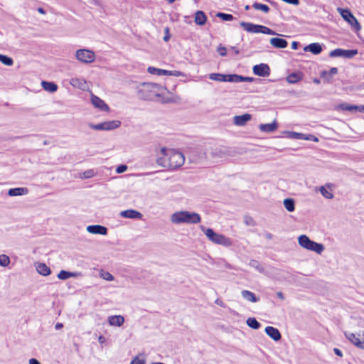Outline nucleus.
<instances>
[{"label": "nucleus", "mask_w": 364, "mask_h": 364, "mask_svg": "<svg viewBox=\"0 0 364 364\" xmlns=\"http://www.w3.org/2000/svg\"><path fill=\"white\" fill-rule=\"evenodd\" d=\"M209 78L212 80L218 82H233L234 74L224 75L220 73H210Z\"/></svg>", "instance_id": "obj_14"}, {"label": "nucleus", "mask_w": 364, "mask_h": 364, "mask_svg": "<svg viewBox=\"0 0 364 364\" xmlns=\"http://www.w3.org/2000/svg\"><path fill=\"white\" fill-rule=\"evenodd\" d=\"M216 16L220 18L223 21H232L234 19V17L232 14H225V13H221V12H218L216 14Z\"/></svg>", "instance_id": "obj_46"}, {"label": "nucleus", "mask_w": 364, "mask_h": 364, "mask_svg": "<svg viewBox=\"0 0 364 364\" xmlns=\"http://www.w3.org/2000/svg\"><path fill=\"white\" fill-rule=\"evenodd\" d=\"M319 191L321 193V195L327 199H332L333 198V194L331 192L328 191L326 188V186H321L319 188Z\"/></svg>", "instance_id": "obj_43"}, {"label": "nucleus", "mask_w": 364, "mask_h": 364, "mask_svg": "<svg viewBox=\"0 0 364 364\" xmlns=\"http://www.w3.org/2000/svg\"><path fill=\"white\" fill-rule=\"evenodd\" d=\"M94 176V171L93 170H88L83 173V178H90Z\"/></svg>", "instance_id": "obj_52"}, {"label": "nucleus", "mask_w": 364, "mask_h": 364, "mask_svg": "<svg viewBox=\"0 0 364 364\" xmlns=\"http://www.w3.org/2000/svg\"><path fill=\"white\" fill-rule=\"evenodd\" d=\"M215 303L222 307H224L225 306V304H224V302L219 299H217L215 301Z\"/></svg>", "instance_id": "obj_58"}, {"label": "nucleus", "mask_w": 364, "mask_h": 364, "mask_svg": "<svg viewBox=\"0 0 364 364\" xmlns=\"http://www.w3.org/2000/svg\"><path fill=\"white\" fill-rule=\"evenodd\" d=\"M249 265L257 269L260 273L264 272V268L262 265L257 260L251 259L249 262Z\"/></svg>", "instance_id": "obj_40"}, {"label": "nucleus", "mask_w": 364, "mask_h": 364, "mask_svg": "<svg viewBox=\"0 0 364 364\" xmlns=\"http://www.w3.org/2000/svg\"><path fill=\"white\" fill-rule=\"evenodd\" d=\"M121 125V122L119 120H112L104 122L105 130H113Z\"/></svg>", "instance_id": "obj_34"}, {"label": "nucleus", "mask_w": 364, "mask_h": 364, "mask_svg": "<svg viewBox=\"0 0 364 364\" xmlns=\"http://www.w3.org/2000/svg\"><path fill=\"white\" fill-rule=\"evenodd\" d=\"M304 51L306 52H311L314 55H318L321 53L322 51V46L318 43H311L304 48Z\"/></svg>", "instance_id": "obj_25"}, {"label": "nucleus", "mask_w": 364, "mask_h": 364, "mask_svg": "<svg viewBox=\"0 0 364 364\" xmlns=\"http://www.w3.org/2000/svg\"><path fill=\"white\" fill-rule=\"evenodd\" d=\"M298 243L302 248L315 252L318 255H321L325 249L323 244L311 240L306 235H301L298 237Z\"/></svg>", "instance_id": "obj_4"}, {"label": "nucleus", "mask_w": 364, "mask_h": 364, "mask_svg": "<svg viewBox=\"0 0 364 364\" xmlns=\"http://www.w3.org/2000/svg\"><path fill=\"white\" fill-rule=\"evenodd\" d=\"M98 341L100 343H103L105 342V338L102 336H99L98 338Z\"/></svg>", "instance_id": "obj_63"}, {"label": "nucleus", "mask_w": 364, "mask_h": 364, "mask_svg": "<svg viewBox=\"0 0 364 364\" xmlns=\"http://www.w3.org/2000/svg\"><path fill=\"white\" fill-rule=\"evenodd\" d=\"M333 352H334V353H335L336 355H338V356H339V357H342V356H343V353H342V351H341L340 349H338V348H333Z\"/></svg>", "instance_id": "obj_56"}, {"label": "nucleus", "mask_w": 364, "mask_h": 364, "mask_svg": "<svg viewBox=\"0 0 364 364\" xmlns=\"http://www.w3.org/2000/svg\"><path fill=\"white\" fill-rule=\"evenodd\" d=\"M196 156H193V160L197 162H208L210 161V155L208 149L198 148L195 151Z\"/></svg>", "instance_id": "obj_12"}, {"label": "nucleus", "mask_w": 364, "mask_h": 364, "mask_svg": "<svg viewBox=\"0 0 364 364\" xmlns=\"http://www.w3.org/2000/svg\"><path fill=\"white\" fill-rule=\"evenodd\" d=\"M63 327V325L61 323H57L55 326V328L56 330H59V329L62 328Z\"/></svg>", "instance_id": "obj_62"}, {"label": "nucleus", "mask_w": 364, "mask_h": 364, "mask_svg": "<svg viewBox=\"0 0 364 364\" xmlns=\"http://www.w3.org/2000/svg\"><path fill=\"white\" fill-rule=\"evenodd\" d=\"M252 70L255 75L260 77H268L270 75L269 66L265 63L255 65Z\"/></svg>", "instance_id": "obj_13"}, {"label": "nucleus", "mask_w": 364, "mask_h": 364, "mask_svg": "<svg viewBox=\"0 0 364 364\" xmlns=\"http://www.w3.org/2000/svg\"><path fill=\"white\" fill-rule=\"evenodd\" d=\"M210 161L214 162L219 159L224 158L228 154V149L223 146H214L208 148Z\"/></svg>", "instance_id": "obj_8"}, {"label": "nucleus", "mask_w": 364, "mask_h": 364, "mask_svg": "<svg viewBox=\"0 0 364 364\" xmlns=\"http://www.w3.org/2000/svg\"><path fill=\"white\" fill-rule=\"evenodd\" d=\"M28 363L29 364H41V363L36 358H31Z\"/></svg>", "instance_id": "obj_57"}, {"label": "nucleus", "mask_w": 364, "mask_h": 364, "mask_svg": "<svg viewBox=\"0 0 364 364\" xmlns=\"http://www.w3.org/2000/svg\"><path fill=\"white\" fill-rule=\"evenodd\" d=\"M240 26H242L246 31L252 33H264L267 35H277V33L272 30L271 28L258 24H254L252 23L242 21L240 23Z\"/></svg>", "instance_id": "obj_5"}, {"label": "nucleus", "mask_w": 364, "mask_h": 364, "mask_svg": "<svg viewBox=\"0 0 364 364\" xmlns=\"http://www.w3.org/2000/svg\"><path fill=\"white\" fill-rule=\"evenodd\" d=\"M345 336L356 347L364 350V331L357 334L345 333Z\"/></svg>", "instance_id": "obj_11"}, {"label": "nucleus", "mask_w": 364, "mask_h": 364, "mask_svg": "<svg viewBox=\"0 0 364 364\" xmlns=\"http://www.w3.org/2000/svg\"><path fill=\"white\" fill-rule=\"evenodd\" d=\"M338 108H340L341 109H342L343 111H348L350 112H358V105H349L347 103L341 104L338 107Z\"/></svg>", "instance_id": "obj_37"}, {"label": "nucleus", "mask_w": 364, "mask_h": 364, "mask_svg": "<svg viewBox=\"0 0 364 364\" xmlns=\"http://www.w3.org/2000/svg\"><path fill=\"white\" fill-rule=\"evenodd\" d=\"M165 33H166V35H165V36H164V41L166 42V41H168L169 40V38H170V36H169V29H168V28H167V27H166V28H165Z\"/></svg>", "instance_id": "obj_54"}, {"label": "nucleus", "mask_w": 364, "mask_h": 364, "mask_svg": "<svg viewBox=\"0 0 364 364\" xmlns=\"http://www.w3.org/2000/svg\"><path fill=\"white\" fill-rule=\"evenodd\" d=\"M338 73L337 68H331L329 71H323L321 73V77L323 78L328 83H332V75Z\"/></svg>", "instance_id": "obj_28"}, {"label": "nucleus", "mask_w": 364, "mask_h": 364, "mask_svg": "<svg viewBox=\"0 0 364 364\" xmlns=\"http://www.w3.org/2000/svg\"><path fill=\"white\" fill-rule=\"evenodd\" d=\"M28 193V189L26 187L10 188L8 191L9 196H18L26 195Z\"/></svg>", "instance_id": "obj_27"}, {"label": "nucleus", "mask_w": 364, "mask_h": 364, "mask_svg": "<svg viewBox=\"0 0 364 364\" xmlns=\"http://www.w3.org/2000/svg\"><path fill=\"white\" fill-rule=\"evenodd\" d=\"M254 78L251 77H244L242 75H239L237 74H234V80L233 82H253Z\"/></svg>", "instance_id": "obj_39"}, {"label": "nucleus", "mask_w": 364, "mask_h": 364, "mask_svg": "<svg viewBox=\"0 0 364 364\" xmlns=\"http://www.w3.org/2000/svg\"><path fill=\"white\" fill-rule=\"evenodd\" d=\"M277 297H278L279 299H280L281 300H284V296L283 293H282V292H281V291H278V292L277 293Z\"/></svg>", "instance_id": "obj_60"}, {"label": "nucleus", "mask_w": 364, "mask_h": 364, "mask_svg": "<svg viewBox=\"0 0 364 364\" xmlns=\"http://www.w3.org/2000/svg\"><path fill=\"white\" fill-rule=\"evenodd\" d=\"M264 237L268 239V240H272L273 238V235L272 234L269 233V232H265L264 233Z\"/></svg>", "instance_id": "obj_61"}, {"label": "nucleus", "mask_w": 364, "mask_h": 364, "mask_svg": "<svg viewBox=\"0 0 364 364\" xmlns=\"http://www.w3.org/2000/svg\"><path fill=\"white\" fill-rule=\"evenodd\" d=\"M166 87L152 82H143L138 88L139 96L146 100H155L161 97Z\"/></svg>", "instance_id": "obj_2"}, {"label": "nucleus", "mask_w": 364, "mask_h": 364, "mask_svg": "<svg viewBox=\"0 0 364 364\" xmlns=\"http://www.w3.org/2000/svg\"><path fill=\"white\" fill-rule=\"evenodd\" d=\"M87 231L91 234L106 235L107 228L100 225H92L87 227Z\"/></svg>", "instance_id": "obj_15"}, {"label": "nucleus", "mask_w": 364, "mask_h": 364, "mask_svg": "<svg viewBox=\"0 0 364 364\" xmlns=\"http://www.w3.org/2000/svg\"><path fill=\"white\" fill-rule=\"evenodd\" d=\"M217 50L221 56H225L227 54V49L225 47L219 46Z\"/></svg>", "instance_id": "obj_51"}, {"label": "nucleus", "mask_w": 364, "mask_h": 364, "mask_svg": "<svg viewBox=\"0 0 364 364\" xmlns=\"http://www.w3.org/2000/svg\"><path fill=\"white\" fill-rule=\"evenodd\" d=\"M92 105L102 111L109 110V107L105 102L97 96H92L91 99Z\"/></svg>", "instance_id": "obj_26"}, {"label": "nucleus", "mask_w": 364, "mask_h": 364, "mask_svg": "<svg viewBox=\"0 0 364 364\" xmlns=\"http://www.w3.org/2000/svg\"><path fill=\"white\" fill-rule=\"evenodd\" d=\"M252 119L250 114L246 113L242 115H236L233 117V123L236 126L243 127Z\"/></svg>", "instance_id": "obj_16"}, {"label": "nucleus", "mask_w": 364, "mask_h": 364, "mask_svg": "<svg viewBox=\"0 0 364 364\" xmlns=\"http://www.w3.org/2000/svg\"><path fill=\"white\" fill-rule=\"evenodd\" d=\"M90 127L95 130H105V126L104 122L97 124H91Z\"/></svg>", "instance_id": "obj_49"}, {"label": "nucleus", "mask_w": 364, "mask_h": 364, "mask_svg": "<svg viewBox=\"0 0 364 364\" xmlns=\"http://www.w3.org/2000/svg\"><path fill=\"white\" fill-rule=\"evenodd\" d=\"M200 230L204 232L208 240L215 244L223 245L224 247H230L232 245V242L230 238L227 237L222 234L215 232L211 228H206L203 225H201Z\"/></svg>", "instance_id": "obj_3"}, {"label": "nucleus", "mask_w": 364, "mask_h": 364, "mask_svg": "<svg viewBox=\"0 0 364 364\" xmlns=\"http://www.w3.org/2000/svg\"><path fill=\"white\" fill-rule=\"evenodd\" d=\"M358 111L360 112H364V105L358 106Z\"/></svg>", "instance_id": "obj_64"}, {"label": "nucleus", "mask_w": 364, "mask_h": 364, "mask_svg": "<svg viewBox=\"0 0 364 364\" xmlns=\"http://www.w3.org/2000/svg\"><path fill=\"white\" fill-rule=\"evenodd\" d=\"M283 1L293 4V5H298L299 4V0H282Z\"/></svg>", "instance_id": "obj_55"}, {"label": "nucleus", "mask_w": 364, "mask_h": 364, "mask_svg": "<svg viewBox=\"0 0 364 364\" xmlns=\"http://www.w3.org/2000/svg\"><path fill=\"white\" fill-rule=\"evenodd\" d=\"M184 215L185 210L177 211L171 215L170 220L173 224L186 223V218Z\"/></svg>", "instance_id": "obj_19"}, {"label": "nucleus", "mask_w": 364, "mask_h": 364, "mask_svg": "<svg viewBox=\"0 0 364 364\" xmlns=\"http://www.w3.org/2000/svg\"><path fill=\"white\" fill-rule=\"evenodd\" d=\"M36 270L43 276H48L51 273L50 269L44 263H38L36 265Z\"/></svg>", "instance_id": "obj_32"}, {"label": "nucleus", "mask_w": 364, "mask_h": 364, "mask_svg": "<svg viewBox=\"0 0 364 364\" xmlns=\"http://www.w3.org/2000/svg\"><path fill=\"white\" fill-rule=\"evenodd\" d=\"M278 127V124L276 120L270 124H261L259 129L262 132L271 133L274 132Z\"/></svg>", "instance_id": "obj_23"}, {"label": "nucleus", "mask_w": 364, "mask_h": 364, "mask_svg": "<svg viewBox=\"0 0 364 364\" xmlns=\"http://www.w3.org/2000/svg\"><path fill=\"white\" fill-rule=\"evenodd\" d=\"M160 155L156 159V164L163 168L175 170L181 167L185 161L183 154L173 149L162 148Z\"/></svg>", "instance_id": "obj_1"}, {"label": "nucleus", "mask_w": 364, "mask_h": 364, "mask_svg": "<svg viewBox=\"0 0 364 364\" xmlns=\"http://www.w3.org/2000/svg\"><path fill=\"white\" fill-rule=\"evenodd\" d=\"M149 73L156 75H171L175 77L184 76V74L178 70H167L154 67H149L147 69Z\"/></svg>", "instance_id": "obj_10"}, {"label": "nucleus", "mask_w": 364, "mask_h": 364, "mask_svg": "<svg viewBox=\"0 0 364 364\" xmlns=\"http://www.w3.org/2000/svg\"><path fill=\"white\" fill-rule=\"evenodd\" d=\"M265 333L274 341H278L281 339L282 336L279 330L272 326H267L265 328Z\"/></svg>", "instance_id": "obj_22"}, {"label": "nucleus", "mask_w": 364, "mask_h": 364, "mask_svg": "<svg viewBox=\"0 0 364 364\" xmlns=\"http://www.w3.org/2000/svg\"><path fill=\"white\" fill-rule=\"evenodd\" d=\"M141 355L142 356L143 354H140L137 356H135L131 361L130 364H146V360L144 358H139V356Z\"/></svg>", "instance_id": "obj_48"}, {"label": "nucleus", "mask_w": 364, "mask_h": 364, "mask_svg": "<svg viewBox=\"0 0 364 364\" xmlns=\"http://www.w3.org/2000/svg\"><path fill=\"white\" fill-rule=\"evenodd\" d=\"M119 215L124 218L131 219H141L142 218V214L140 212L132 209L121 211Z\"/></svg>", "instance_id": "obj_18"}, {"label": "nucleus", "mask_w": 364, "mask_h": 364, "mask_svg": "<svg viewBox=\"0 0 364 364\" xmlns=\"http://www.w3.org/2000/svg\"><path fill=\"white\" fill-rule=\"evenodd\" d=\"M241 295L243 299L250 302L255 303L259 301V298H257L253 292L248 290H242Z\"/></svg>", "instance_id": "obj_30"}, {"label": "nucleus", "mask_w": 364, "mask_h": 364, "mask_svg": "<svg viewBox=\"0 0 364 364\" xmlns=\"http://www.w3.org/2000/svg\"><path fill=\"white\" fill-rule=\"evenodd\" d=\"M109 326L120 327L124 323V318L121 315L110 316L107 318Z\"/></svg>", "instance_id": "obj_21"}, {"label": "nucleus", "mask_w": 364, "mask_h": 364, "mask_svg": "<svg viewBox=\"0 0 364 364\" xmlns=\"http://www.w3.org/2000/svg\"><path fill=\"white\" fill-rule=\"evenodd\" d=\"M41 85L45 90L50 92H54L58 90V85L53 82L42 81Z\"/></svg>", "instance_id": "obj_33"}, {"label": "nucleus", "mask_w": 364, "mask_h": 364, "mask_svg": "<svg viewBox=\"0 0 364 364\" xmlns=\"http://www.w3.org/2000/svg\"><path fill=\"white\" fill-rule=\"evenodd\" d=\"M80 275V273L77 272H72L65 270H61L58 274V278L61 280H65L70 277H77Z\"/></svg>", "instance_id": "obj_29"}, {"label": "nucleus", "mask_w": 364, "mask_h": 364, "mask_svg": "<svg viewBox=\"0 0 364 364\" xmlns=\"http://www.w3.org/2000/svg\"><path fill=\"white\" fill-rule=\"evenodd\" d=\"M207 17L202 11H198L195 14V23L198 25L203 26L205 23Z\"/></svg>", "instance_id": "obj_31"}, {"label": "nucleus", "mask_w": 364, "mask_h": 364, "mask_svg": "<svg viewBox=\"0 0 364 364\" xmlns=\"http://www.w3.org/2000/svg\"><path fill=\"white\" fill-rule=\"evenodd\" d=\"M284 206L289 212H293L295 210V202L292 198H286L284 199Z\"/></svg>", "instance_id": "obj_36"}, {"label": "nucleus", "mask_w": 364, "mask_h": 364, "mask_svg": "<svg viewBox=\"0 0 364 364\" xmlns=\"http://www.w3.org/2000/svg\"><path fill=\"white\" fill-rule=\"evenodd\" d=\"M247 326L253 329H258L260 328L261 324L255 318H249L246 321Z\"/></svg>", "instance_id": "obj_38"}, {"label": "nucleus", "mask_w": 364, "mask_h": 364, "mask_svg": "<svg viewBox=\"0 0 364 364\" xmlns=\"http://www.w3.org/2000/svg\"><path fill=\"white\" fill-rule=\"evenodd\" d=\"M127 170V166L124 165V164H122L117 168L116 172L117 173H122L125 172Z\"/></svg>", "instance_id": "obj_50"}, {"label": "nucleus", "mask_w": 364, "mask_h": 364, "mask_svg": "<svg viewBox=\"0 0 364 364\" xmlns=\"http://www.w3.org/2000/svg\"><path fill=\"white\" fill-rule=\"evenodd\" d=\"M76 59L82 63H91L95 60V54L88 49H78L75 52Z\"/></svg>", "instance_id": "obj_7"}, {"label": "nucleus", "mask_w": 364, "mask_h": 364, "mask_svg": "<svg viewBox=\"0 0 364 364\" xmlns=\"http://www.w3.org/2000/svg\"><path fill=\"white\" fill-rule=\"evenodd\" d=\"M245 223L247 225H254V221L250 217H246L245 218Z\"/></svg>", "instance_id": "obj_53"}, {"label": "nucleus", "mask_w": 364, "mask_h": 364, "mask_svg": "<svg viewBox=\"0 0 364 364\" xmlns=\"http://www.w3.org/2000/svg\"><path fill=\"white\" fill-rule=\"evenodd\" d=\"M186 223V224H197L201 220L200 215L197 213H191L185 210Z\"/></svg>", "instance_id": "obj_17"}, {"label": "nucleus", "mask_w": 364, "mask_h": 364, "mask_svg": "<svg viewBox=\"0 0 364 364\" xmlns=\"http://www.w3.org/2000/svg\"><path fill=\"white\" fill-rule=\"evenodd\" d=\"M358 54V50H344L341 48H337L330 52L329 56L331 58L341 57L347 59H351Z\"/></svg>", "instance_id": "obj_9"}, {"label": "nucleus", "mask_w": 364, "mask_h": 364, "mask_svg": "<svg viewBox=\"0 0 364 364\" xmlns=\"http://www.w3.org/2000/svg\"><path fill=\"white\" fill-rule=\"evenodd\" d=\"M289 136L292 139L310 140V137H306L304 134L294 132H289Z\"/></svg>", "instance_id": "obj_44"}, {"label": "nucleus", "mask_w": 364, "mask_h": 364, "mask_svg": "<svg viewBox=\"0 0 364 364\" xmlns=\"http://www.w3.org/2000/svg\"><path fill=\"white\" fill-rule=\"evenodd\" d=\"M270 44L277 48H285L288 46V42L283 38H272L269 40Z\"/></svg>", "instance_id": "obj_24"}, {"label": "nucleus", "mask_w": 364, "mask_h": 364, "mask_svg": "<svg viewBox=\"0 0 364 364\" xmlns=\"http://www.w3.org/2000/svg\"><path fill=\"white\" fill-rule=\"evenodd\" d=\"M70 84L76 88L80 89L82 90H85L87 87V82L83 78L80 77H73L70 80Z\"/></svg>", "instance_id": "obj_20"}, {"label": "nucleus", "mask_w": 364, "mask_h": 364, "mask_svg": "<svg viewBox=\"0 0 364 364\" xmlns=\"http://www.w3.org/2000/svg\"><path fill=\"white\" fill-rule=\"evenodd\" d=\"M100 277L106 280V281H112L114 280V277L109 272H106L104 270H101L100 272Z\"/></svg>", "instance_id": "obj_45"}, {"label": "nucleus", "mask_w": 364, "mask_h": 364, "mask_svg": "<svg viewBox=\"0 0 364 364\" xmlns=\"http://www.w3.org/2000/svg\"><path fill=\"white\" fill-rule=\"evenodd\" d=\"M299 43L296 41H293L291 43V48L294 50H296L298 48Z\"/></svg>", "instance_id": "obj_59"}, {"label": "nucleus", "mask_w": 364, "mask_h": 364, "mask_svg": "<svg viewBox=\"0 0 364 364\" xmlns=\"http://www.w3.org/2000/svg\"><path fill=\"white\" fill-rule=\"evenodd\" d=\"M301 75L298 73H293L287 77V80L290 84H294L301 80Z\"/></svg>", "instance_id": "obj_35"}, {"label": "nucleus", "mask_w": 364, "mask_h": 364, "mask_svg": "<svg viewBox=\"0 0 364 364\" xmlns=\"http://www.w3.org/2000/svg\"><path fill=\"white\" fill-rule=\"evenodd\" d=\"M10 263V259L6 255H0V266L7 267Z\"/></svg>", "instance_id": "obj_47"}, {"label": "nucleus", "mask_w": 364, "mask_h": 364, "mask_svg": "<svg viewBox=\"0 0 364 364\" xmlns=\"http://www.w3.org/2000/svg\"><path fill=\"white\" fill-rule=\"evenodd\" d=\"M0 62L7 66H11L14 64V60L11 57L0 54Z\"/></svg>", "instance_id": "obj_41"}, {"label": "nucleus", "mask_w": 364, "mask_h": 364, "mask_svg": "<svg viewBox=\"0 0 364 364\" xmlns=\"http://www.w3.org/2000/svg\"><path fill=\"white\" fill-rule=\"evenodd\" d=\"M338 11L342 16V18L347 21L355 31H359L361 29V26L356 19V18L353 15L351 11L348 9H345L342 8H338Z\"/></svg>", "instance_id": "obj_6"}, {"label": "nucleus", "mask_w": 364, "mask_h": 364, "mask_svg": "<svg viewBox=\"0 0 364 364\" xmlns=\"http://www.w3.org/2000/svg\"><path fill=\"white\" fill-rule=\"evenodd\" d=\"M252 7L256 10H261L264 13H267L269 11V7L267 5L257 2L254 3Z\"/></svg>", "instance_id": "obj_42"}]
</instances>
